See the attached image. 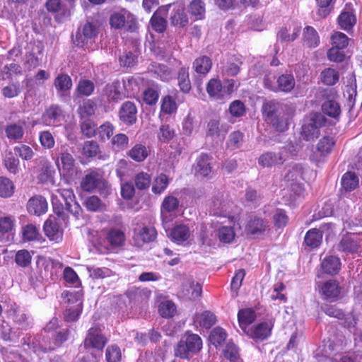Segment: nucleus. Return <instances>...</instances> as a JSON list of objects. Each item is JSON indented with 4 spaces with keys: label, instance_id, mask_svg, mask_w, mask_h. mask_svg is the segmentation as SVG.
<instances>
[{
    "label": "nucleus",
    "instance_id": "bf43d9fd",
    "mask_svg": "<svg viewBox=\"0 0 362 362\" xmlns=\"http://www.w3.org/2000/svg\"><path fill=\"white\" fill-rule=\"evenodd\" d=\"M139 237L144 243H151L156 240L157 231L153 226H144L139 233Z\"/></svg>",
    "mask_w": 362,
    "mask_h": 362
},
{
    "label": "nucleus",
    "instance_id": "09e8293b",
    "mask_svg": "<svg viewBox=\"0 0 362 362\" xmlns=\"http://www.w3.org/2000/svg\"><path fill=\"white\" fill-rule=\"evenodd\" d=\"M320 76L322 83L327 86L334 85L339 78V72L332 68L325 69L321 72Z\"/></svg>",
    "mask_w": 362,
    "mask_h": 362
},
{
    "label": "nucleus",
    "instance_id": "6e6552de",
    "mask_svg": "<svg viewBox=\"0 0 362 362\" xmlns=\"http://www.w3.org/2000/svg\"><path fill=\"white\" fill-rule=\"evenodd\" d=\"M103 93L109 103H117L126 97L124 83L115 80L107 83L104 87Z\"/></svg>",
    "mask_w": 362,
    "mask_h": 362
},
{
    "label": "nucleus",
    "instance_id": "bb28decb",
    "mask_svg": "<svg viewBox=\"0 0 362 362\" xmlns=\"http://www.w3.org/2000/svg\"><path fill=\"white\" fill-rule=\"evenodd\" d=\"M106 240L112 247H117L124 245L126 238L122 230L114 228L107 232Z\"/></svg>",
    "mask_w": 362,
    "mask_h": 362
},
{
    "label": "nucleus",
    "instance_id": "c756f323",
    "mask_svg": "<svg viewBox=\"0 0 362 362\" xmlns=\"http://www.w3.org/2000/svg\"><path fill=\"white\" fill-rule=\"evenodd\" d=\"M97 105L90 99L83 100L78 108V114L80 119L90 118L95 112Z\"/></svg>",
    "mask_w": 362,
    "mask_h": 362
},
{
    "label": "nucleus",
    "instance_id": "e2e57ef3",
    "mask_svg": "<svg viewBox=\"0 0 362 362\" xmlns=\"http://www.w3.org/2000/svg\"><path fill=\"white\" fill-rule=\"evenodd\" d=\"M95 89L94 83L90 80H81L77 86V91L84 96L90 95Z\"/></svg>",
    "mask_w": 362,
    "mask_h": 362
},
{
    "label": "nucleus",
    "instance_id": "dca6fc26",
    "mask_svg": "<svg viewBox=\"0 0 362 362\" xmlns=\"http://www.w3.org/2000/svg\"><path fill=\"white\" fill-rule=\"evenodd\" d=\"M68 301L69 303H74L75 301L76 304L71 306H69L66 308L64 313V318L65 321L71 322H75L78 320L79 315L82 311L83 308V303L81 299H78L76 297L75 295L70 294L69 298H68Z\"/></svg>",
    "mask_w": 362,
    "mask_h": 362
},
{
    "label": "nucleus",
    "instance_id": "393cba45",
    "mask_svg": "<svg viewBox=\"0 0 362 362\" xmlns=\"http://www.w3.org/2000/svg\"><path fill=\"white\" fill-rule=\"evenodd\" d=\"M59 170L62 168L64 173H70L74 170L75 160L73 156L68 152L60 153L57 161Z\"/></svg>",
    "mask_w": 362,
    "mask_h": 362
},
{
    "label": "nucleus",
    "instance_id": "5fc2aeb1",
    "mask_svg": "<svg viewBox=\"0 0 362 362\" xmlns=\"http://www.w3.org/2000/svg\"><path fill=\"white\" fill-rule=\"evenodd\" d=\"M21 92V87L19 82L9 83L1 90L2 95L7 98L17 97Z\"/></svg>",
    "mask_w": 362,
    "mask_h": 362
},
{
    "label": "nucleus",
    "instance_id": "a19ab883",
    "mask_svg": "<svg viewBox=\"0 0 362 362\" xmlns=\"http://www.w3.org/2000/svg\"><path fill=\"white\" fill-rule=\"evenodd\" d=\"M175 136V131L173 127L168 124H162L158 129L157 137L162 143H168Z\"/></svg>",
    "mask_w": 362,
    "mask_h": 362
},
{
    "label": "nucleus",
    "instance_id": "20e7f679",
    "mask_svg": "<svg viewBox=\"0 0 362 362\" xmlns=\"http://www.w3.org/2000/svg\"><path fill=\"white\" fill-rule=\"evenodd\" d=\"M110 23L115 29L124 28L125 30L129 32H134L137 29L135 18L125 9L112 14L110 18Z\"/></svg>",
    "mask_w": 362,
    "mask_h": 362
},
{
    "label": "nucleus",
    "instance_id": "6ab92c4d",
    "mask_svg": "<svg viewBox=\"0 0 362 362\" xmlns=\"http://www.w3.org/2000/svg\"><path fill=\"white\" fill-rule=\"evenodd\" d=\"M25 122L18 120L17 122L8 123L5 127V134L9 141L21 140L24 135Z\"/></svg>",
    "mask_w": 362,
    "mask_h": 362
},
{
    "label": "nucleus",
    "instance_id": "6e6d98bb",
    "mask_svg": "<svg viewBox=\"0 0 362 362\" xmlns=\"http://www.w3.org/2000/svg\"><path fill=\"white\" fill-rule=\"evenodd\" d=\"M223 354L226 359L229 360L231 362L240 359L239 349L235 344L231 342L226 344V347L223 350Z\"/></svg>",
    "mask_w": 362,
    "mask_h": 362
},
{
    "label": "nucleus",
    "instance_id": "ddd939ff",
    "mask_svg": "<svg viewBox=\"0 0 362 362\" xmlns=\"http://www.w3.org/2000/svg\"><path fill=\"white\" fill-rule=\"evenodd\" d=\"M171 8L170 13V21L173 25L180 28L185 27L188 23V18L185 13L184 5L182 4H173L168 5Z\"/></svg>",
    "mask_w": 362,
    "mask_h": 362
},
{
    "label": "nucleus",
    "instance_id": "680f3d73",
    "mask_svg": "<svg viewBox=\"0 0 362 362\" xmlns=\"http://www.w3.org/2000/svg\"><path fill=\"white\" fill-rule=\"evenodd\" d=\"M158 311L163 317H172L176 313V306L172 301H165L160 304Z\"/></svg>",
    "mask_w": 362,
    "mask_h": 362
},
{
    "label": "nucleus",
    "instance_id": "c9c22d12",
    "mask_svg": "<svg viewBox=\"0 0 362 362\" xmlns=\"http://www.w3.org/2000/svg\"><path fill=\"white\" fill-rule=\"evenodd\" d=\"M341 29L349 31L356 23L355 15L351 11H342L337 18Z\"/></svg>",
    "mask_w": 362,
    "mask_h": 362
},
{
    "label": "nucleus",
    "instance_id": "58836bf2",
    "mask_svg": "<svg viewBox=\"0 0 362 362\" xmlns=\"http://www.w3.org/2000/svg\"><path fill=\"white\" fill-rule=\"evenodd\" d=\"M129 141V137L125 134H117L111 139L112 148L115 151H123L128 148Z\"/></svg>",
    "mask_w": 362,
    "mask_h": 362
},
{
    "label": "nucleus",
    "instance_id": "8fccbe9b",
    "mask_svg": "<svg viewBox=\"0 0 362 362\" xmlns=\"http://www.w3.org/2000/svg\"><path fill=\"white\" fill-rule=\"evenodd\" d=\"M205 11V4L202 0H193L189 5V12L197 19H203Z\"/></svg>",
    "mask_w": 362,
    "mask_h": 362
},
{
    "label": "nucleus",
    "instance_id": "338daca9",
    "mask_svg": "<svg viewBox=\"0 0 362 362\" xmlns=\"http://www.w3.org/2000/svg\"><path fill=\"white\" fill-rule=\"evenodd\" d=\"M218 236L221 242L229 243L235 238L233 228L230 226H223L218 230Z\"/></svg>",
    "mask_w": 362,
    "mask_h": 362
},
{
    "label": "nucleus",
    "instance_id": "39448f33",
    "mask_svg": "<svg viewBox=\"0 0 362 362\" xmlns=\"http://www.w3.org/2000/svg\"><path fill=\"white\" fill-rule=\"evenodd\" d=\"M98 34V27L95 23L87 21L76 33L74 43L78 47H83L88 40L95 39Z\"/></svg>",
    "mask_w": 362,
    "mask_h": 362
},
{
    "label": "nucleus",
    "instance_id": "f704fd0d",
    "mask_svg": "<svg viewBox=\"0 0 362 362\" xmlns=\"http://www.w3.org/2000/svg\"><path fill=\"white\" fill-rule=\"evenodd\" d=\"M322 240V232H320L317 228H313L306 233L304 238V243L307 246L311 248H315L321 244Z\"/></svg>",
    "mask_w": 362,
    "mask_h": 362
},
{
    "label": "nucleus",
    "instance_id": "774afa93",
    "mask_svg": "<svg viewBox=\"0 0 362 362\" xmlns=\"http://www.w3.org/2000/svg\"><path fill=\"white\" fill-rule=\"evenodd\" d=\"M332 46L344 49L348 46L349 37L343 33L337 32L332 35Z\"/></svg>",
    "mask_w": 362,
    "mask_h": 362
},
{
    "label": "nucleus",
    "instance_id": "1a4fd4ad",
    "mask_svg": "<svg viewBox=\"0 0 362 362\" xmlns=\"http://www.w3.org/2000/svg\"><path fill=\"white\" fill-rule=\"evenodd\" d=\"M287 156L285 148L279 152L267 151L262 153L258 158V163L263 168H272L284 164Z\"/></svg>",
    "mask_w": 362,
    "mask_h": 362
},
{
    "label": "nucleus",
    "instance_id": "c03bdc74",
    "mask_svg": "<svg viewBox=\"0 0 362 362\" xmlns=\"http://www.w3.org/2000/svg\"><path fill=\"white\" fill-rule=\"evenodd\" d=\"M226 337L227 334L224 329L220 327H216L211 331L209 339L215 347H217L222 345L226 341Z\"/></svg>",
    "mask_w": 362,
    "mask_h": 362
},
{
    "label": "nucleus",
    "instance_id": "4468645a",
    "mask_svg": "<svg viewBox=\"0 0 362 362\" xmlns=\"http://www.w3.org/2000/svg\"><path fill=\"white\" fill-rule=\"evenodd\" d=\"M119 118L127 125L135 124L137 119V109L135 104L131 101L122 103L119 110Z\"/></svg>",
    "mask_w": 362,
    "mask_h": 362
},
{
    "label": "nucleus",
    "instance_id": "9b49d317",
    "mask_svg": "<svg viewBox=\"0 0 362 362\" xmlns=\"http://www.w3.org/2000/svg\"><path fill=\"white\" fill-rule=\"evenodd\" d=\"M272 325L267 322H263L253 327H246L243 328V332L255 340H264L271 334Z\"/></svg>",
    "mask_w": 362,
    "mask_h": 362
},
{
    "label": "nucleus",
    "instance_id": "72a5a7b5",
    "mask_svg": "<svg viewBox=\"0 0 362 362\" xmlns=\"http://www.w3.org/2000/svg\"><path fill=\"white\" fill-rule=\"evenodd\" d=\"M127 156L136 162H142L148 157V151L145 145L137 144L127 152Z\"/></svg>",
    "mask_w": 362,
    "mask_h": 362
},
{
    "label": "nucleus",
    "instance_id": "7c9ffc66",
    "mask_svg": "<svg viewBox=\"0 0 362 362\" xmlns=\"http://www.w3.org/2000/svg\"><path fill=\"white\" fill-rule=\"evenodd\" d=\"M177 83L182 92L184 93H189L192 86L188 68L181 67L179 69L177 73Z\"/></svg>",
    "mask_w": 362,
    "mask_h": 362
},
{
    "label": "nucleus",
    "instance_id": "9d476101",
    "mask_svg": "<svg viewBox=\"0 0 362 362\" xmlns=\"http://www.w3.org/2000/svg\"><path fill=\"white\" fill-rule=\"evenodd\" d=\"M361 247L362 239L351 233L343 235L337 246L339 251L351 254L357 252Z\"/></svg>",
    "mask_w": 362,
    "mask_h": 362
},
{
    "label": "nucleus",
    "instance_id": "b1692460",
    "mask_svg": "<svg viewBox=\"0 0 362 362\" xmlns=\"http://www.w3.org/2000/svg\"><path fill=\"white\" fill-rule=\"evenodd\" d=\"M211 59L205 55L197 58L192 64L194 71L201 76H206L211 70Z\"/></svg>",
    "mask_w": 362,
    "mask_h": 362
},
{
    "label": "nucleus",
    "instance_id": "0e129e2a",
    "mask_svg": "<svg viewBox=\"0 0 362 362\" xmlns=\"http://www.w3.org/2000/svg\"><path fill=\"white\" fill-rule=\"evenodd\" d=\"M100 152V147L95 141H86L83 144V153L87 157H94Z\"/></svg>",
    "mask_w": 362,
    "mask_h": 362
},
{
    "label": "nucleus",
    "instance_id": "ea45409f",
    "mask_svg": "<svg viewBox=\"0 0 362 362\" xmlns=\"http://www.w3.org/2000/svg\"><path fill=\"white\" fill-rule=\"evenodd\" d=\"M358 185V178L354 173L347 172L341 178L342 188L346 192L355 189Z\"/></svg>",
    "mask_w": 362,
    "mask_h": 362
},
{
    "label": "nucleus",
    "instance_id": "7ed1b4c3",
    "mask_svg": "<svg viewBox=\"0 0 362 362\" xmlns=\"http://www.w3.org/2000/svg\"><path fill=\"white\" fill-rule=\"evenodd\" d=\"M327 122L325 115L320 112H312L310 114L307 122L302 127V134L306 141H310L318 137L319 129L325 126Z\"/></svg>",
    "mask_w": 362,
    "mask_h": 362
},
{
    "label": "nucleus",
    "instance_id": "cd10ccee",
    "mask_svg": "<svg viewBox=\"0 0 362 362\" xmlns=\"http://www.w3.org/2000/svg\"><path fill=\"white\" fill-rule=\"evenodd\" d=\"M340 266L341 262L339 259L334 256L325 257L321 263L322 270L326 274L331 275L337 274L340 269Z\"/></svg>",
    "mask_w": 362,
    "mask_h": 362
},
{
    "label": "nucleus",
    "instance_id": "de8ad7c7",
    "mask_svg": "<svg viewBox=\"0 0 362 362\" xmlns=\"http://www.w3.org/2000/svg\"><path fill=\"white\" fill-rule=\"evenodd\" d=\"M80 128L81 133L88 138L96 134V124L90 118L80 119Z\"/></svg>",
    "mask_w": 362,
    "mask_h": 362
},
{
    "label": "nucleus",
    "instance_id": "a211bd4d",
    "mask_svg": "<svg viewBox=\"0 0 362 362\" xmlns=\"http://www.w3.org/2000/svg\"><path fill=\"white\" fill-rule=\"evenodd\" d=\"M103 178L100 173L96 170H90L81 179L80 186L85 192H92L97 188L98 183Z\"/></svg>",
    "mask_w": 362,
    "mask_h": 362
},
{
    "label": "nucleus",
    "instance_id": "4be33fe9",
    "mask_svg": "<svg viewBox=\"0 0 362 362\" xmlns=\"http://www.w3.org/2000/svg\"><path fill=\"white\" fill-rule=\"evenodd\" d=\"M181 294L187 299L196 300L201 296L202 286L199 283L194 284L193 281L189 280L182 285Z\"/></svg>",
    "mask_w": 362,
    "mask_h": 362
},
{
    "label": "nucleus",
    "instance_id": "69168bd1",
    "mask_svg": "<svg viewBox=\"0 0 362 362\" xmlns=\"http://www.w3.org/2000/svg\"><path fill=\"white\" fill-rule=\"evenodd\" d=\"M40 144L46 149H51L54 146L55 141L49 131H42L39 134Z\"/></svg>",
    "mask_w": 362,
    "mask_h": 362
},
{
    "label": "nucleus",
    "instance_id": "4c0bfd02",
    "mask_svg": "<svg viewBox=\"0 0 362 362\" xmlns=\"http://www.w3.org/2000/svg\"><path fill=\"white\" fill-rule=\"evenodd\" d=\"M88 272L90 276L93 279H103L107 277H112L113 280H117L118 276L115 272L107 267L98 268V267H88Z\"/></svg>",
    "mask_w": 362,
    "mask_h": 362
},
{
    "label": "nucleus",
    "instance_id": "a18cd8bd",
    "mask_svg": "<svg viewBox=\"0 0 362 362\" xmlns=\"http://www.w3.org/2000/svg\"><path fill=\"white\" fill-rule=\"evenodd\" d=\"M54 84L58 91L66 92L71 88L72 80L69 75L61 74L56 77Z\"/></svg>",
    "mask_w": 362,
    "mask_h": 362
},
{
    "label": "nucleus",
    "instance_id": "c85d7f7f",
    "mask_svg": "<svg viewBox=\"0 0 362 362\" xmlns=\"http://www.w3.org/2000/svg\"><path fill=\"white\" fill-rule=\"evenodd\" d=\"M276 92H291L295 87L296 81L291 74H282L276 80Z\"/></svg>",
    "mask_w": 362,
    "mask_h": 362
},
{
    "label": "nucleus",
    "instance_id": "f257e3e1",
    "mask_svg": "<svg viewBox=\"0 0 362 362\" xmlns=\"http://www.w3.org/2000/svg\"><path fill=\"white\" fill-rule=\"evenodd\" d=\"M262 115L265 121L279 132H283L288 126V108L276 100H265L262 107Z\"/></svg>",
    "mask_w": 362,
    "mask_h": 362
},
{
    "label": "nucleus",
    "instance_id": "3c124183",
    "mask_svg": "<svg viewBox=\"0 0 362 362\" xmlns=\"http://www.w3.org/2000/svg\"><path fill=\"white\" fill-rule=\"evenodd\" d=\"M84 204L87 210L90 211H101L106 208L105 204L95 195L87 197Z\"/></svg>",
    "mask_w": 362,
    "mask_h": 362
},
{
    "label": "nucleus",
    "instance_id": "2f4dec72",
    "mask_svg": "<svg viewBox=\"0 0 362 362\" xmlns=\"http://www.w3.org/2000/svg\"><path fill=\"white\" fill-rule=\"evenodd\" d=\"M322 292L327 299H336L340 293V287L334 280L326 281L322 287Z\"/></svg>",
    "mask_w": 362,
    "mask_h": 362
},
{
    "label": "nucleus",
    "instance_id": "79ce46f5",
    "mask_svg": "<svg viewBox=\"0 0 362 362\" xmlns=\"http://www.w3.org/2000/svg\"><path fill=\"white\" fill-rule=\"evenodd\" d=\"M170 235L174 240L177 243H182L189 238L190 232L187 226L178 225L172 229Z\"/></svg>",
    "mask_w": 362,
    "mask_h": 362
},
{
    "label": "nucleus",
    "instance_id": "f3484780",
    "mask_svg": "<svg viewBox=\"0 0 362 362\" xmlns=\"http://www.w3.org/2000/svg\"><path fill=\"white\" fill-rule=\"evenodd\" d=\"M27 210L30 214L38 216L46 213L47 202L45 198L40 195L31 197L28 202Z\"/></svg>",
    "mask_w": 362,
    "mask_h": 362
},
{
    "label": "nucleus",
    "instance_id": "5701e85b",
    "mask_svg": "<svg viewBox=\"0 0 362 362\" xmlns=\"http://www.w3.org/2000/svg\"><path fill=\"white\" fill-rule=\"evenodd\" d=\"M43 229L45 235L52 241L59 242L61 238L59 227L56 220L49 218L44 223Z\"/></svg>",
    "mask_w": 362,
    "mask_h": 362
},
{
    "label": "nucleus",
    "instance_id": "412c9836",
    "mask_svg": "<svg viewBox=\"0 0 362 362\" xmlns=\"http://www.w3.org/2000/svg\"><path fill=\"white\" fill-rule=\"evenodd\" d=\"M209 213L211 215L226 216L227 207L223 201V194L220 192L215 194L209 203Z\"/></svg>",
    "mask_w": 362,
    "mask_h": 362
},
{
    "label": "nucleus",
    "instance_id": "f03ea898",
    "mask_svg": "<svg viewBox=\"0 0 362 362\" xmlns=\"http://www.w3.org/2000/svg\"><path fill=\"white\" fill-rule=\"evenodd\" d=\"M202 346L201 337L196 334H188L185 341L181 340L175 349V355L182 359L189 358L192 354L198 352Z\"/></svg>",
    "mask_w": 362,
    "mask_h": 362
},
{
    "label": "nucleus",
    "instance_id": "2eb2a0df",
    "mask_svg": "<svg viewBox=\"0 0 362 362\" xmlns=\"http://www.w3.org/2000/svg\"><path fill=\"white\" fill-rule=\"evenodd\" d=\"M211 158L206 153H202L194 165L195 175L201 177L211 178L213 174Z\"/></svg>",
    "mask_w": 362,
    "mask_h": 362
},
{
    "label": "nucleus",
    "instance_id": "052dcab7",
    "mask_svg": "<svg viewBox=\"0 0 362 362\" xmlns=\"http://www.w3.org/2000/svg\"><path fill=\"white\" fill-rule=\"evenodd\" d=\"M322 310L328 316L337 318L338 320L345 319V314L341 309L336 305L325 304L321 306Z\"/></svg>",
    "mask_w": 362,
    "mask_h": 362
},
{
    "label": "nucleus",
    "instance_id": "864d4df0",
    "mask_svg": "<svg viewBox=\"0 0 362 362\" xmlns=\"http://www.w3.org/2000/svg\"><path fill=\"white\" fill-rule=\"evenodd\" d=\"M134 182L138 189L144 190L150 187L151 177L148 173L141 172L136 175L134 177Z\"/></svg>",
    "mask_w": 362,
    "mask_h": 362
},
{
    "label": "nucleus",
    "instance_id": "0eeeda50",
    "mask_svg": "<svg viewBox=\"0 0 362 362\" xmlns=\"http://www.w3.org/2000/svg\"><path fill=\"white\" fill-rule=\"evenodd\" d=\"M58 193L65 203L66 210L76 219H79L82 216L83 209L76 201L74 191L71 189H61L58 190Z\"/></svg>",
    "mask_w": 362,
    "mask_h": 362
},
{
    "label": "nucleus",
    "instance_id": "4d7b16f0",
    "mask_svg": "<svg viewBox=\"0 0 362 362\" xmlns=\"http://www.w3.org/2000/svg\"><path fill=\"white\" fill-rule=\"evenodd\" d=\"M179 200L176 197L169 195L163 199L161 204V210L167 213L174 212L179 208Z\"/></svg>",
    "mask_w": 362,
    "mask_h": 362
},
{
    "label": "nucleus",
    "instance_id": "473e14b6",
    "mask_svg": "<svg viewBox=\"0 0 362 362\" xmlns=\"http://www.w3.org/2000/svg\"><path fill=\"white\" fill-rule=\"evenodd\" d=\"M301 30V26L297 25L294 28L293 33L289 34L288 30L286 27H281L279 28L276 37L278 40L281 42H291L298 38Z\"/></svg>",
    "mask_w": 362,
    "mask_h": 362
},
{
    "label": "nucleus",
    "instance_id": "aec40b11",
    "mask_svg": "<svg viewBox=\"0 0 362 362\" xmlns=\"http://www.w3.org/2000/svg\"><path fill=\"white\" fill-rule=\"evenodd\" d=\"M268 225L263 218L254 216L250 217L245 226V231L247 234L259 235L262 234L267 229Z\"/></svg>",
    "mask_w": 362,
    "mask_h": 362
},
{
    "label": "nucleus",
    "instance_id": "13d9d810",
    "mask_svg": "<svg viewBox=\"0 0 362 362\" xmlns=\"http://www.w3.org/2000/svg\"><path fill=\"white\" fill-rule=\"evenodd\" d=\"M14 185L11 180L7 177H0V197H9L13 193Z\"/></svg>",
    "mask_w": 362,
    "mask_h": 362
},
{
    "label": "nucleus",
    "instance_id": "f8f14e48",
    "mask_svg": "<svg viewBox=\"0 0 362 362\" xmlns=\"http://www.w3.org/2000/svg\"><path fill=\"white\" fill-rule=\"evenodd\" d=\"M303 168L300 164L293 163L288 167L284 180L288 187L292 189H301L300 182L303 180Z\"/></svg>",
    "mask_w": 362,
    "mask_h": 362
},
{
    "label": "nucleus",
    "instance_id": "e433bc0d",
    "mask_svg": "<svg viewBox=\"0 0 362 362\" xmlns=\"http://www.w3.org/2000/svg\"><path fill=\"white\" fill-rule=\"evenodd\" d=\"M322 111L324 115L334 119L337 118L341 112L339 105L333 99H327L322 103Z\"/></svg>",
    "mask_w": 362,
    "mask_h": 362
},
{
    "label": "nucleus",
    "instance_id": "49530a36",
    "mask_svg": "<svg viewBox=\"0 0 362 362\" xmlns=\"http://www.w3.org/2000/svg\"><path fill=\"white\" fill-rule=\"evenodd\" d=\"M168 184V177L165 174L160 173L153 182L152 192L156 194H160L167 188Z\"/></svg>",
    "mask_w": 362,
    "mask_h": 362
},
{
    "label": "nucleus",
    "instance_id": "a878e982",
    "mask_svg": "<svg viewBox=\"0 0 362 362\" xmlns=\"http://www.w3.org/2000/svg\"><path fill=\"white\" fill-rule=\"evenodd\" d=\"M303 41L309 47H316L320 44V37L316 30L307 25L303 30Z\"/></svg>",
    "mask_w": 362,
    "mask_h": 362
},
{
    "label": "nucleus",
    "instance_id": "423d86ee",
    "mask_svg": "<svg viewBox=\"0 0 362 362\" xmlns=\"http://www.w3.org/2000/svg\"><path fill=\"white\" fill-rule=\"evenodd\" d=\"M107 338L102 334L100 328L96 325L88 330L83 344L86 349L93 348L103 350L107 344Z\"/></svg>",
    "mask_w": 362,
    "mask_h": 362
},
{
    "label": "nucleus",
    "instance_id": "603ef678",
    "mask_svg": "<svg viewBox=\"0 0 362 362\" xmlns=\"http://www.w3.org/2000/svg\"><path fill=\"white\" fill-rule=\"evenodd\" d=\"M335 144L334 139L331 136L322 137L317 144V150L322 155H327L332 151Z\"/></svg>",
    "mask_w": 362,
    "mask_h": 362
},
{
    "label": "nucleus",
    "instance_id": "37998d69",
    "mask_svg": "<svg viewBox=\"0 0 362 362\" xmlns=\"http://www.w3.org/2000/svg\"><path fill=\"white\" fill-rule=\"evenodd\" d=\"M256 315L254 310L250 308L243 309L238 313V322L243 329L245 326L248 327L255 320Z\"/></svg>",
    "mask_w": 362,
    "mask_h": 362
}]
</instances>
